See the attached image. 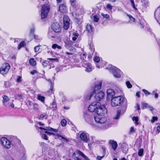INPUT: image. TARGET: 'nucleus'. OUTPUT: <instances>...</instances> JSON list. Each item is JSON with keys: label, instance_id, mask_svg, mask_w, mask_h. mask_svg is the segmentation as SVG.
<instances>
[{"label": "nucleus", "instance_id": "1", "mask_svg": "<svg viewBox=\"0 0 160 160\" xmlns=\"http://www.w3.org/2000/svg\"><path fill=\"white\" fill-rule=\"evenodd\" d=\"M102 116L96 115L94 118L95 122L101 125V128L102 129H107L111 127V123L107 121L106 118L102 117Z\"/></svg>", "mask_w": 160, "mask_h": 160}, {"label": "nucleus", "instance_id": "2", "mask_svg": "<svg viewBox=\"0 0 160 160\" xmlns=\"http://www.w3.org/2000/svg\"><path fill=\"white\" fill-rule=\"evenodd\" d=\"M124 100V98L119 94L112 98L111 100V104L113 107H116L122 104Z\"/></svg>", "mask_w": 160, "mask_h": 160}, {"label": "nucleus", "instance_id": "3", "mask_svg": "<svg viewBox=\"0 0 160 160\" xmlns=\"http://www.w3.org/2000/svg\"><path fill=\"white\" fill-rule=\"evenodd\" d=\"M107 69L110 70L114 76L117 78H120L122 73L121 70L114 66L110 65L107 68Z\"/></svg>", "mask_w": 160, "mask_h": 160}, {"label": "nucleus", "instance_id": "4", "mask_svg": "<svg viewBox=\"0 0 160 160\" xmlns=\"http://www.w3.org/2000/svg\"><path fill=\"white\" fill-rule=\"evenodd\" d=\"M50 10V5L48 4L43 5L41 9V18L44 19L46 18Z\"/></svg>", "mask_w": 160, "mask_h": 160}, {"label": "nucleus", "instance_id": "5", "mask_svg": "<svg viewBox=\"0 0 160 160\" xmlns=\"http://www.w3.org/2000/svg\"><path fill=\"white\" fill-rule=\"evenodd\" d=\"M121 90H119L118 92H116L113 89H109L107 91V100H110L112 98L116 96L119 93H121Z\"/></svg>", "mask_w": 160, "mask_h": 160}, {"label": "nucleus", "instance_id": "6", "mask_svg": "<svg viewBox=\"0 0 160 160\" xmlns=\"http://www.w3.org/2000/svg\"><path fill=\"white\" fill-rule=\"evenodd\" d=\"M107 112V110L103 105H101L100 103L99 106L98 107L97 109H96V113L97 115L99 116H104L106 115Z\"/></svg>", "mask_w": 160, "mask_h": 160}, {"label": "nucleus", "instance_id": "7", "mask_svg": "<svg viewBox=\"0 0 160 160\" xmlns=\"http://www.w3.org/2000/svg\"><path fill=\"white\" fill-rule=\"evenodd\" d=\"M0 142L2 145L6 148H11V143L8 139L5 137L0 138Z\"/></svg>", "mask_w": 160, "mask_h": 160}, {"label": "nucleus", "instance_id": "8", "mask_svg": "<svg viewBox=\"0 0 160 160\" xmlns=\"http://www.w3.org/2000/svg\"><path fill=\"white\" fill-rule=\"evenodd\" d=\"M102 87V82L101 81H99L97 82V83L94 86V90L92 92V93L90 94V95L89 96H87V99H88V100H90V98L92 97L94 93L95 92V91L96 90H98L100 89Z\"/></svg>", "mask_w": 160, "mask_h": 160}, {"label": "nucleus", "instance_id": "9", "mask_svg": "<svg viewBox=\"0 0 160 160\" xmlns=\"http://www.w3.org/2000/svg\"><path fill=\"white\" fill-rule=\"evenodd\" d=\"M100 103L98 102H94L90 104L88 108V110L91 112H96L98 107L99 106Z\"/></svg>", "mask_w": 160, "mask_h": 160}, {"label": "nucleus", "instance_id": "10", "mask_svg": "<svg viewBox=\"0 0 160 160\" xmlns=\"http://www.w3.org/2000/svg\"><path fill=\"white\" fill-rule=\"evenodd\" d=\"M10 68V66L9 64L5 63L0 68V72L2 75L5 74L8 72Z\"/></svg>", "mask_w": 160, "mask_h": 160}, {"label": "nucleus", "instance_id": "11", "mask_svg": "<svg viewBox=\"0 0 160 160\" xmlns=\"http://www.w3.org/2000/svg\"><path fill=\"white\" fill-rule=\"evenodd\" d=\"M70 20L67 16H64L63 18V27L64 29L67 30L70 26Z\"/></svg>", "mask_w": 160, "mask_h": 160}, {"label": "nucleus", "instance_id": "12", "mask_svg": "<svg viewBox=\"0 0 160 160\" xmlns=\"http://www.w3.org/2000/svg\"><path fill=\"white\" fill-rule=\"evenodd\" d=\"M82 66L86 68L85 71L87 72H91L93 69L91 64L87 62L86 61L83 62V63H82Z\"/></svg>", "mask_w": 160, "mask_h": 160}, {"label": "nucleus", "instance_id": "13", "mask_svg": "<svg viewBox=\"0 0 160 160\" xmlns=\"http://www.w3.org/2000/svg\"><path fill=\"white\" fill-rule=\"evenodd\" d=\"M52 28L54 32H59L61 30V27L58 23H53L52 24Z\"/></svg>", "mask_w": 160, "mask_h": 160}, {"label": "nucleus", "instance_id": "14", "mask_svg": "<svg viewBox=\"0 0 160 160\" xmlns=\"http://www.w3.org/2000/svg\"><path fill=\"white\" fill-rule=\"evenodd\" d=\"M94 61L96 62L97 63L96 64V67L100 68L102 67V64L101 62H99L100 58L98 57H95L94 58Z\"/></svg>", "mask_w": 160, "mask_h": 160}, {"label": "nucleus", "instance_id": "15", "mask_svg": "<svg viewBox=\"0 0 160 160\" xmlns=\"http://www.w3.org/2000/svg\"><path fill=\"white\" fill-rule=\"evenodd\" d=\"M104 95V94L102 92H100L95 95V98L96 100L99 101L103 98Z\"/></svg>", "mask_w": 160, "mask_h": 160}, {"label": "nucleus", "instance_id": "16", "mask_svg": "<svg viewBox=\"0 0 160 160\" xmlns=\"http://www.w3.org/2000/svg\"><path fill=\"white\" fill-rule=\"evenodd\" d=\"M154 16L155 18L157 20L160 25V9L157 8L155 12Z\"/></svg>", "mask_w": 160, "mask_h": 160}, {"label": "nucleus", "instance_id": "17", "mask_svg": "<svg viewBox=\"0 0 160 160\" xmlns=\"http://www.w3.org/2000/svg\"><path fill=\"white\" fill-rule=\"evenodd\" d=\"M84 117L86 122L90 124L92 123L93 120V117L92 116L86 114L84 115Z\"/></svg>", "mask_w": 160, "mask_h": 160}, {"label": "nucleus", "instance_id": "18", "mask_svg": "<svg viewBox=\"0 0 160 160\" xmlns=\"http://www.w3.org/2000/svg\"><path fill=\"white\" fill-rule=\"evenodd\" d=\"M109 144L111 145L113 150L115 151L118 147V144L117 142L112 140H110L109 141Z\"/></svg>", "mask_w": 160, "mask_h": 160}, {"label": "nucleus", "instance_id": "19", "mask_svg": "<svg viewBox=\"0 0 160 160\" xmlns=\"http://www.w3.org/2000/svg\"><path fill=\"white\" fill-rule=\"evenodd\" d=\"M80 138L82 140L85 142H87L88 141V138L86 134L84 132H82L80 135Z\"/></svg>", "mask_w": 160, "mask_h": 160}, {"label": "nucleus", "instance_id": "20", "mask_svg": "<svg viewBox=\"0 0 160 160\" xmlns=\"http://www.w3.org/2000/svg\"><path fill=\"white\" fill-rule=\"evenodd\" d=\"M121 148L123 152L125 153H127L128 150V145L125 143H123L121 145Z\"/></svg>", "mask_w": 160, "mask_h": 160}, {"label": "nucleus", "instance_id": "21", "mask_svg": "<svg viewBox=\"0 0 160 160\" xmlns=\"http://www.w3.org/2000/svg\"><path fill=\"white\" fill-rule=\"evenodd\" d=\"M59 11L62 13H64L66 12L67 8L66 6L64 4H61L59 7Z\"/></svg>", "mask_w": 160, "mask_h": 160}, {"label": "nucleus", "instance_id": "22", "mask_svg": "<svg viewBox=\"0 0 160 160\" xmlns=\"http://www.w3.org/2000/svg\"><path fill=\"white\" fill-rule=\"evenodd\" d=\"M39 128L41 130L42 132V130L52 131L54 132H57L58 131L57 129H54L49 127H46V128L41 127H40Z\"/></svg>", "mask_w": 160, "mask_h": 160}, {"label": "nucleus", "instance_id": "23", "mask_svg": "<svg viewBox=\"0 0 160 160\" xmlns=\"http://www.w3.org/2000/svg\"><path fill=\"white\" fill-rule=\"evenodd\" d=\"M121 112L122 111L121 110L118 109L116 115L113 117V119H118L121 115Z\"/></svg>", "mask_w": 160, "mask_h": 160}, {"label": "nucleus", "instance_id": "24", "mask_svg": "<svg viewBox=\"0 0 160 160\" xmlns=\"http://www.w3.org/2000/svg\"><path fill=\"white\" fill-rule=\"evenodd\" d=\"M142 5L145 8H147L149 6V2L148 0H142Z\"/></svg>", "mask_w": 160, "mask_h": 160}, {"label": "nucleus", "instance_id": "25", "mask_svg": "<svg viewBox=\"0 0 160 160\" xmlns=\"http://www.w3.org/2000/svg\"><path fill=\"white\" fill-rule=\"evenodd\" d=\"M86 28L88 32L91 33L92 32V27L90 24H88L86 26Z\"/></svg>", "mask_w": 160, "mask_h": 160}, {"label": "nucleus", "instance_id": "26", "mask_svg": "<svg viewBox=\"0 0 160 160\" xmlns=\"http://www.w3.org/2000/svg\"><path fill=\"white\" fill-rule=\"evenodd\" d=\"M40 119H43L44 118L47 119L48 117L47 114L46 112L43 113L40 115Z\"/></svg>", "mask_w": 160, "mask_h": 160}, {"label": "nucleus", "instance_id": "27", "mask_svg": "<svg viewBox=\"0 0 160 160\" xmlns=\"http://www.w3.org/2000/svg\"><path fill=\"white\" fill-rule=\"evenodd\" d=\"M38 99L41 102H44L45 100V97L39 94L37 95Z\"/></svg>", "mask_w": 160, "mask_h": 160}, {"label": "nucleus", "instance_id": "28", "mask_svg": "<svg viewBox=\"0 0 160 160\" xmlns=\"http://www.w3.org/2000/svg\"><path fill=\"white\" fill-rule=\"evenodd\" d=\"M78 34L77 32H74L73 33V37L72 38V40L73 41H75L78 36Z\"/></svg>", "mask_w": 160, "mask_h": 160}, {"label": "nucleus", "instance_id": "29", "mask_svg": "<svg viewBox=\"0 0 160 160\" xmlns=\"http://www.w3.org/2000/svg\"><path fill=\"white\" fill-rule=\"evenodd\" d=\"M57 136H58L60 140H61L62 139H63L64 141L67 142L69 141V139L65 138L60 134H57Z\"/></svg>", "mask_w": 160, "mask_h": 160}, {"label": "nucleus", "instance_id": "30", "mask_svg": "<svg viewBox=\"0 0 160 160\" xmlns=\"http://www.w3.org/2000/svg\"><path fill=\"white\" fill-rule=\"evenodd\" d=\"M29 63L31 65L34 66L36 64V62L33 58H31L29 60Z\"/></svg>", "mask_w": 160, "mask_h": 160}, {"label": "nucleus", "instance_id": "31", "mask_svg": "<svg viewBox=\"0 0 160 160\" xmlns=\"http://www.w3.org/2000/svg\"><path fill=\"white\" fill-rule=\"evenodd\" d=\"M70 2L71 3V5L73 8H75L76 7V0H69Z\"/></svg>", "mask_w": 160, "mask_h": 160}, {"label": "nucleus", "instance_id": "32", "mask_svg": "<svg viewBox=\"0 0 160 160\" xmlns=\"http://www.w3.org/2000/svg\"><path fill=\"white\" fill-rule=\"evenodd\" d=\"M132 120L133 121H135V123L136 125L138 124V117H133L132 118Z\"/></svg>", "mask_w": 160, "mask_h": 160}, {"label": "nucleus", "instance_id": "33", "mask_svg": "<svg viewBox=\"0 0 160 160\" xmlns=\"http://www.w3.org/2000/svg\"><path fill=\"white\" fill-rule=\"evenodd\" d=\"M33 108L35 111L38 110V106L37 104L34 103L32 105Z\"/></svg>", "mask_w": 160, "mask_h": 160}, {"label": "nucleus", "instance_id": "34", "mask_svg": "<svg viewBox=\"0 0 160 160\" xmlns=\"http://www.w3.org/2000/svg\"><path fill=\"white\" fill-rule=\"evenodd\" d=\"M2 98H3V102L4 103L7 102L9 100V98L6 95H4L3 96H2Z\"/></svg>", "mask_w": 160, "mask_h": 160}, {"label": "nucleus", "instance_id": "35", "mask_svg": "<svg viewBox=\"0 0 160 160\" xmlns=\"http://www.w3.org/2000/svg\"><path fill=\"white\" fill-rule=\"evenodd\" d=\"M143 149L142 148H141L139 149L138 153V155L139 156H143Z\"/></svg>", "mask_w": 160, "mask_h": 160}, {"label": "nucleus", "instance_id": "36", "mask_svg": "<svg viewBox=\"0 0 160 160\" xmlns=\"http://www.w3.org/2000/svg\"><path fill=\"white\" fill-rule=\"evenodd\" d=\"M80 154L82 156V157L84 158L85 160H90V159L82 152H80Z\"/></svg>", "mask_w": 160, "mask_h": 160}, {"label": "nucleus", "instance_id": "37", "mask_svg": "<svg viewBox=\"0 0 160 160\" xmlns=\"http://www.w3.org/2000/svg\"><path fill=\"white\" fill-rule=\"evenodd\" d=\"M67 122V121L65 119H63L61 121V123L62 126H65L66 125Z\"/></svg>", "mask_w": 160, "mask_h": 160}, {"label": "nucleus", "instance_id": "38", "mask_svg": "<svg viewBox=\"0 0 160 160\" xmlns=\"http://www.w3.org/2000/svg\"><path fill=\"white\" fill-rule=\"evenodd\" d=\"M128 17H129V20H130V21L131 22H135V18H134L133 17H132L131 15H128Z\"/></svg>", "mask_w": 160, "mask_h": 160}, {"label": "nucleus", "instance_id": "39", "mask_svg": "<svg viewBox=\"0 0 160 160\" xmlns=\"http://www.w3.org/2000/svg\"><path fill=\"white\" fill-rule=\"evenodd\" d=\"M131 3L132 8L135 10H137V8H136L134 4V0H130Z\"/></svg>", "mask_w": 160, "mask_h": 160}, {"label": "nucleus", "instance_id": "40", "mask_svg": "<svg viewBox=\"0 0 160 160\" xmlns=\"http://www.w3.org/2000/svg\"><path fill=\"white\" fill-rule=\"evenodd\" d=\"M93 20L96 22H98V20L99 19V18L98 17L97 15H95L93 16Z\"/></svg>", "mask_w": 160, "mask_h": 160}, {"label": "nucleus", "instance_id": "41", "mask_svg": "<svg viewBox=\"0 0 160 160\" xmlns=\"http://www.w3.org/2000/svg\"><path fill=\"white\" fill-rule=\"evenodd\" d=\"M15 98H16L18 99L20 101H22V96L21 95L18 94L17 95H16L15 96Z\"/></svg>", "mask_w": 160, "mask_h": 160}, {"label": "nucleus", "instance_id": "42", "mask_svg": "<svg viewBox=\"0 0 160 160\" xmlns=\"http://www.w3.org/2000/svg\"><path fill=\"white\" fill-rule=\"evenodd\" d=\"M101 15L103 17V18L106 19L108 18L109 17V16L108 14H104L103 13H101Z\"/></svg>", "mask_w": 160, "mask_h": 160}, {"label": "nucleus", "instance_id": "43", "mask_svg": "<svg viewBox=\"0 0 160 160\" xmlns=\"http://www.w3.org/2000/svg\"><path fill=\"white\" fill-rule=\"evenodd\" d=\"M80 57L82 60H84L86 58V55L85 53L81 54Z\"/></svg>", "mask_w": 160, "mask_h": 160}, {"label": "nucleus", "instance_id": "44", "mask_svg": "<svg viewBox=\"0 0 160 160\" xmlns=\"http://www.w3.org/2000/svg\"><path fill=\"white\" fill-rule=\"evenodd\" d=\"M127 87L128 88H131L132 87V85L131 84L130 82L128 81H127L126 82Z\"/></svg>", "mask_w": 160, "mask_h": 160}, {"label": "nucleus", "instance_id": "45", "mask_svg": "<svg viewBox=\"0 0 160 160\" xmlns=\"http://www.w3.org/2000/svg\"><path fill=\"white\" fill-rule=\"evenodd\" d=\"M142 109H144L145 108H146L148 107V105L146 103H142Z\"/></svg>", "mask_w": 160, "mask_h": 160}, {"label": "nucleus", "instance_id": "46", "mask_svg": "<svg viewBox=\"0 0 160 160\" xmlns=\"http://www.w3.org/2000/svg\"><path fill=\"white\" fill-rule=\"evenodd\" d=\"M24 42H21L18 45V49H20V48L22 47L23 46H24Z\"/></svg>", "mask_w": 160, "mask_h": 160}, {"label": "nucleus", "instance_id": "47", "mask_svg": "<svg viewBox=\"0 0 160 160\" xmlns=\"http://www.w3.org/2000/svg\"><path fill=\"white\" fill-rule=\"evenodd\" d=\"M106 8L110 10H111L112 8V6L110 4H108L106 6Z\"/></svg>", "mask_w": 160, "mask_h": 160}, {"label": "nucleus", "instance_id": "48", "mask_svg": "<svg viewBox=\"0 0 160 160\" xmlns=\"http://www.w3.org/2000/svg\"><path fill=\"white\" fill-rule=\"evenodd\" d=\"M135 129L133 127H131L130 130V133H131L132 132H135Z\"/></svg>", "mask_w": 160, "mask_h": 160}, {"label": "nucleus", "instance_id": "49", "mask_svg": "<svg viewBox=\"0 0 160 160\" xmlns=\"http://www.w3.org/2000/svg\"><path fill=\"white\" fill-rule=\"evenodd\" d=\"M48 60H51L52 61V62L53 61H56V62H58V59L57 58H48L47 59Z\"/></svg>", "mask_w": 160, "mask_h": 160}, {"label": "nucleus", "instance_id": "50", "mask_svg": "<svg viewBox=\"0 0 160 160\" xmlns=\"http://www.w3.org/2000/svg\"><path fill=\"white\" fill-rule=\"evenodd\" d=\"M104 155H103L102 156H98L96 158V160H101L104 157Z\"/></svg>", "mask_w": 160, "mask_h": 160}, {"label": "nucleus", "instance_id": "51", "mask_svg": "<svg viewBox=\"0 0 160 160\" xmlns=\"http://www.w3.org/2000/svg\"><path fill=\"white\" fill-rule=\"evenodd\" d=\"M39 145L40 146H45V147H46L47 146H48V145L47 144H46L45 143H44L43 142H39Z\"/></svg>", "mask_w": 160, "mask_h": 160}, {"label": "nucleus", "instance_id": "52", "mask_svg": "<svg viewBox=\"0 0 160 160\" xmlns=\"http://www.w3.org/2000/svg\"><path fill=\"white\" fill-rule=\"evenodd\" d=\"M142 91L146 95H150L151 94L150 92L145 89H143Z\"/></svg>", "mask_w": 160, "mask_h": 160}, {"label": "nucleus", "instance_id": "53", "mask_svg": "<svg viewBox=\"0 0 160 160\" xmlns=\"http://www.w3.org/2000/svg\"><path fill=\"white\" fill-rule=\"evenodd\" d=\"M42 138L43 139H44L45 140H48V138L46 134H42Z\"/></svg>", "mask_w": 160, "mask_h": 160}, {"label": "nucleus", "instance_id": "54", "mask_svg": "<svg viewBox=\"0 0 160 160\" xmlns=\"http://www.w3.org/2000/svg\"><path fill=\"white\" fill-rule=\"evenodd\" d=\"M22 77L20 76H18L17 77V81L18 82H20L22 81L21 80Z\"/></svg>", "mask_w": 160, "mask_h": 160}, {"label": "nucleus", "instance_id": "55", "mask_svg": "<svg viewBox=\"0 0 160 160\" xmlns=\"http://www.w3.org/2000/svg\"><path fill=\"white\" fill-rule=\"evenodd\" d=\"M39 48H39V46H36L34 48L35 52H38V51H39Z\"/></svg>", "mask_w": 160, "mask_h": 160}, {"label": "nucleus", "instance_id": "56", "mask_svg": "<svg viewBox=\"0 0 160 160\" xmlns=\"http://www.w3.org/2000/svg\"><path fill=\"white\" fill-rule=\"evenodd\" d=\"M35 31V28L34 27H32L31 28L30 30V33L31 34H33Z\"/></svg>", "mask_w": 160, "mask_h": 160}, {"label": "nucleus", "instance_id": "57", "mask_svg": "<svg viewBox=\"0 0 160 160\" xmlns=\"http://www.w3.org/2000/svg\"><path fill=\"white\" fill-rule=\"evenodd\" d=\"M27 104L29 105L30 106H32L33 104H34V103H32L30 101H27Z\"/></svg>", "mask_w": 160, "mask_h": 160}, {"label": "nucleus", "instance_id": "58", "mask_svg": "<svg viewBox=\"0 0 160 160\" xmlns=\"http://www.w3.org/2000/svg\"><path fill=\"white\" fill-rule=\"evenodd\" d=\"M158 119V118L157 117H152V122H154L155 121H157Z\"/></svg>", "mask_w": 160, "mask_h": 160}, {"label": "nucleus", "instance_id": "59", "mask_svg": "<svg viewBox=\"0 0 160 160\" xmlns=\"http://www.w3.org/2000/svg\"><path fill=\"white\" fill-rule=\"evenodd\" d=\"M136 108L138 111L140 110V105L138 103L136 104Z\"/></svg>", "mask_w": 160, "mask_h": 160}, {"label": "nucleus", "instance_id": "60", "mask_svg": "<svg viewBox=\"0 0 160 160\" xmlns=\"http://www.w3.org/2000/svg\"><path fill=\"white\" fill-rule=\"evenodd\" d=\"M101 149L102 151L103 155H105L106 152V149L103 147Z\"/></svg>", "mask_w": 160, "mask_h": 160}, {"label": "nucleus", "instance_id": "61", "mask_svg": "<svg viewBox=\"0 0 160 160\" xmlns=\"http://www.w3.org/2000/svg\"><path fill=\"white\" fill-rule=\"evenodd\" d=\"M37 72L36 70H33L32 71H31L30 72V73L32 74L33 75L35 73H37Z\"/></svg>", "mask_w": 160, "mask_h": 160}, {"label": "nucleus", "instance_id": "62", "mask_svg": "<svg viewBox=\"0 0 160 160\" xmlns=\"http://www.w3.org/2000/svg\"><path fill=\"white\" fill-rule=\"evenodd\" d=\"M57 46V44H54L52 45V48L53 49H55Z\"/></svg>", "mask_w": 160, "mask_h": 160}, {"label": "nucleus", "instance_id": "63", "mask_svg": "<svg viewBox=\"0 0 160 160\" xmlns=\"http://www.w3.org/2000/svg\"><path fill=\"white\" fill-rule=\"evenodd\" d=\"M44 132H45V133H47V134L49 135H54V134L53 133L49 132L47 131H45Z\"/></svg>", "mask_w": 160, "mask_h": 160}, {"label": "nucleus", "instance_id": "64", "mask_svg": "<svg viewBox=\"0 0 160 160\" xmlns=\"http://www.w3.org/2000/svg\"><path fill=\"white\" fill-rule=\"evenodd\" d=\"M42 65L44 67H46L47 66L48 63H47L46 62H42Z\"/></svg>", "mask_w": 160, "mask_h": 160}]
</instances>
